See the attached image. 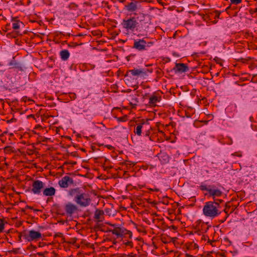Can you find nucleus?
<instances>
[{"label": "nucleus", "instance_id": "c03bdc74", "mask_svg": "<svg viewBox=\"0 0 257 257\" xmlns=\"http://www.w3.org/2000/svg\"><path fill=\"white\" fill-rule=\"evenodd\" d=\"M224 211H225V213L227 212V210H226V209L224 210Z\"/></svg>", "mask_w": 257, "mask_h": 257}, {"label": "nucleus", "instance_id": "de8ad7c7", "mask_svg": "<svg viewBox=\"0 0 257 257\" xmlns=\"http://www.w3.org/2000/svg\"><path fill=\"white\" fill-rule=\"evenodd\" d=\"M225 220H226V219H224L223 220V221H222V222H224V221H225Z\"/></svg>", "mask_w": 257, "mask_h": 257}, {"label": "nucleus", "instance_id": "dca6fc26", "mask_svg": "<svg viewBox=\"0 0 257 257\" xmlns=\"http://www.w3.org/2000/svg\"><path fill=\"white\" fill-rule=\"evenodd\" d=\"M160 161L163 164H166L169 161V157L165 153H162L159 156Z\"/></svg>", "mask_w": 257, "mask_h": 257}, {"label": "nucleus", "instance_id": "4c0bfd02", "mask_svg": "<svg viewBox=\"0 0 257 257\" xmlns=\"http://www.w3.org/2000/svg\"><path fill=\"white\" fill-rule=\"evenodd\" d=\"M26 208L33 209V207H32L30 206H28V205L26 206Z\"/></svg>", "mask_w": 257, "mask_h": 257}, {"label": "nucleus", "instance_id": "f257e3e1", "mask_svg": "<svg viewBox=\"0 0 257 257\" xmlns=\"http://www.w3.org/2000/svg\"><path fill=\"white\" fill-rule=\"evenodd\" d=\"M69 196L73 198L74 201L81 207L88 206L91 202L90 195L85 193L79 188H75L69 190Z\"/></svg>", "mask_w": 257, "mask_h": 257}, {"label": "nucleus", "instance_id": "f3484780", "mask_svg": "<svg viewBox=\"0 0 257 257\" xmlns=\"http://www.w3.org/2000/svg\"><path fill=\"white\" fill-rule=\"evenodd\" d=\"M60 55L63 60H67L70 56L69 52L67 50H63L60 52Z\"/></svg>", "mask_w": 257, "mask_h": 257}, {"label": "nucleus", "instance_id": "a19ab883", "mask_svg": "<svg viewBox=\"0 0 257 257\" xmlns=\"http://www.w3.org/2000/svg\"><path fill=\"white\" fill-rule=\"evenodd\" d=\"M34 211H39L40 210L38 209H34Z\"/></svg>", "mask_w": 257, "mask_h": 257}, {"label": "nucleus", "instance_id": "864d4df0", "mask_svg": "<svg viewBox=\"0 0 257 257\" xmlns=\"http://www.w3.org/2000/svg\"><path fill=\"white\" fill-rule=\"evenodd\" d=\"M73 164H76V162H73Z\"/></svg>", "mask_w": 257, "mask_h": 257}, {"label": "nucleus", "instance_id": "c9c22d12", "mask_svg": "<svg viewBox=\"0 0 257 257\" xmlns=\"http://www.w3.org/2000/svg\"><path fill=\"white\" fill-rule=\"evenodd\" d=\"M147 44V45H146V46H148V47H149L151 45H152L153 44V42H148Z\"/></svg>", "mask_w": 257, "mask_h": 257}, {"label": "nucleus", "instance_id": "4be33fe9", "mask_svg": "<svg viewBox=\"0 0 257 257\" xmlns=\"http://www.w3.org/2000/svg\"><path fill=\"white\" fill-rule=\"evenodd\" d=\"M4 219H0V232H3L4 229Z\"/></svg>", "mask_w": 257, "mask_h": 257}, {"label": "nucleus", "instance_id": "2f4dec72", "mask_svg": "<svg viewBox=\"0 0 257 257\" xmlns=\"http://www.w3.org/2000/svg\"><path fill=\"white\" fill-rule=\"evenodd\" d=\"M150 190L152 191H156V192H158L159 191V189H157V188H155V189H150Z\"/></svg>", "mask_w": 257, "mask_h": 257}, {"label": "nucleus", "instance_id": "423d86ee", "mask_svg": "<svg viewBox=\"0 0 257 257\" xmlns=\"http://www.w3.org/2000/svg\"><path fill=\"white\" fill-rule=\"evenodd\" d=\"M44 183L40 180H35L33 182L32 192L35 194H39L44 187Z\"/></svg>", "mask_w": 257, "mask_h": 257}, {"label": "nucleus", "instance_id": "1a4fd4ad", "mask_svg": "<svg viewBox=\"0 0 257 257\" xmlns=\"http://www.w3.org/2000/svg\"><path fill=\"white\" fill-rule=\"evenodd\" d=\"M147 42L143 39L138 40H135L133 48L139 51L145 50L146 49Z\"/></svg>", "mask_w": 257, "mask_h": 257}, {"label": "nucleus", "instance_id": "79ce46f5", "mask_svg": "<svg viewBox=\"0 0 257 257\" xmlns=\"http://www.w3.org/2000/svg\"><path fill=\"white\" fill-rule=\"evenodd\" d=\"M11 36V34L8 33V34H7V36Z\"/></svg>", "mask_w": 257, "mask_h": 257}, {"label": "nucleus", "instance_id": "2eb2a0df", "mask_svg": "<svg viewBox=\"0 0 257 257\" xmlns=\"http://www.w3.org/2000/svg\"><path fill=\"white\" fill-rule=\"evenodd\" d=\"M128 12H134L137 9V3L131 2L125 6Z\"/></svg>", "mask_w": 257, "mask_h": 257}, {"label": "nucleus", "instance_id": "bb28decb", "mask_svg": "<svg viewBox=\"0 0 257 257\" xmlns=\"http://www.w3.org/2000/svg\"><path fill=\"white\" fill-rule=\"evenodd\" d=\"M22 237H23V231L20 233L19 235V241H21Z\"/></svg>", "mask_w": 257, "mask_h": 257}, {"label": "nucleus", "instance_id": "72a5a7b5", "mask_svg": "<svg viewBox=\"0 0 257 257\" xmlns=\"http://www.w3.org/2000/svg\"><path fill=\"white\" fill-rule=\"evenodd\" d=\"M140 17L141 18V19L140 20V22H141V21H143L142 18H145V16H144V14H140Z\"/></svg>", "mask_w": 257, "mask_h": 257}, {"label": "nucleus", "instance_id": "37998d69", "mask_svg": "<svg viewBox=\"0 0 257 257\" xmlns=\"http://www.w3.org/2000/svg\"><path fill=\"white\" fill-rule=\"evenodd\" d=\"M209 226H207V228H206V231L207 229H208V228H209Z\"/></svg>", "mask_w": 257, "mask_h": 257}, {"label": "nucleus", "instance_id": "f03ea898", "mask_svg": "<svg viewBox=\"0 0 257 257\" xmlns=\"http://www.w3.org/2000/svg\"><path fill=\"white\" fill-rule=\"evenodd\" d=\"M219 208V203L218 202L208 201L205 203L203 208V212L206 216L214 218L220 214Z\"/></svg>", "mask_w": 257, "mask_h": 257}, {"label": "nucleus", "instance_id": "aec40b11", "mask_svg": "<svg viewBox=\"0 0 257 257\" xmlns=\"http://www.w3.org/2000/svg\"><path fill=\"white\" fill-rule=\"evenodd\" d=\"M127 115H124L122 117H116V119L118 121L124 122L127 120Z\"/></svg>", "mask_w": 257, "mask_h": 257}, {"label": "nucleus", "instance_id": "4468645a", "mask_svg": "<svg viewBox=\"0 0 257 257\" xmlns=\"http://www.w3.org/2000/svg\"><path fill=\"white\" fill-rule=\"evenodd\" d=\"M55 189L54 187H51L45 189L43 191V194L44 195L46 196H51L55 195Z\"/></svg>", "mask_w": 257, "mask_h": 257}, {"label": "nucleus", "instance_id": "603ef678", "mask_svg": "<svg viewBox=\"0 0 257 257\" xmlns=\"http://www.w3.org/2000/svg\"><path fill=\"white\" fill-rule=\"evenodd\" d=\"M73 164H76V162H73Z\"/></svg>", "mask_w": 257, "mask_h": 257}, {"label": "nucleus", "instance_id": "ea45409f", "mask_svg": "<svg viewBox=\"0 0 257 257\" xmlns=\"http://www.w3.org/2000/svg\"><path fill=\"white\" fill-rule=\"evenodd\" d=\"M172 228H173V229H176V227L175 226H173H173H172Z\"/></svg>", "mask_w": 257, "mask_h": 257}, {"label": "nucleus", "instance_id": "39448f33", "mask_svg": "<svg viewBox=\"0 0 257 257\" xmlns=\"http://www.w3.org/2000/svg\"><path fill=\"white\" fill-rule=\"evenodd\" d=\"M108 224L113 227H115V228L113 230H110V231L113 234H115L117 236H121L124 234H129L130 238L132 237V233L131 231H128L123 228L115 227V224H113L111 223H108Z\"/></svg>", "mask_w": 257, "mask_h": 257}, {"label": "nucleus", "instance_id": "a18cd8bd", "mask_svg": "<svg viewBox=\"0 0 257 257\" xmlns=\"http://www.w3.org/2000/svg\"><path fill=\"white\" fill-rule=\"evenodd\" d=\"M225 220H226V219H224L223 220V221H222V222H224V221H225Z\"/></svg>", "mask_w": 257, "mask_h": 257}, {"label": "nucleus", "instance_id": "f704fd0d", "mask_svg": "<svg viewBox=\"0 0 257 257\" xmlns=\"http://www.w3.org/2000/svg\"><path fill=\"white\" fill-rule=\"evenodd\" d=\"M231 5H232V4H230L229 5V6L228 7H227V8H226V9H225V11H226V12H227L229 9H231Z\"/></svg>", "mask_w": 257, "mask_h": 257}, {"label": "nucleus", "instance_id": "09e8293b", "mask_svg": "<svg viewBox=\"0 0 257 257\" xmlns=\"http://www.w3.org/2000/svg\"><path fill=\"white\" fill-rule=\"evenodd\" d=\"M225 220H226V219H224L223 220V221H222V222H224V221H225Z\"/></svg>", "mask_w": 257, "mask_h": 257}, {"label": "nucleus", "instance_id": "0eeeda50", "mask_svg": "<svg viewBox=\"0 0 257 257\" xmlns=\"http://www.w3.org/2000/svg\"><path fill=\"white\" fill-rule=\"evenodd\" d=\"M64 209L66 214L70 216L78 210L77 206L70 202H68L65 205Z\"/></svg>", "mask_w": 257, "mask_h": 257}, {"label": "nucleus", "instance_id": "6e6552de", "mask_svg": "<svg viewBox=\"0 0 257 257\" xmlns=\"http://www.w3.org/2000/svg\"><path fill=\"white\" fill-rule=\"evenodd\" d=\"M74 181L72 178L68 176L63 177L59 180L58 184L61 188H67L69 185L73 184Z\"/></svg>", "mask_w": 257, "mask_h": 257}, {"label": "nucleus", "instance_id": "5701e85b", "mask_svg": "<svg viewBox=\"0 0 257 257\" xmlns=\"http://www.w3.org/2000/svg\"><path fill=\"white\" fill-rule=\"evenodd\" d=\"M231 4L238 5L241 3L242 0H230Z\"/></svg>", "mask_w": 257, "mask_h": 257}, {"label": "nucleus", "instance_id": "c756f323", "mask_svg": "<svg viewBox=\"0 0 257 257\" xmlns=\"http://www.w3.org/2000/svg\"><path fill=\"white\" fill-rule=\"evenodd\" d=\"M163 203L164 204H166V205H168L169 204V201L167 199V198L166 197V199H164L163 201Z\"/></svg>", "mask_w": 257, "mask_h": 257}, {"label": "nucleus", "instance_id": "7ed1b4c3", "mask_svg": "<svg viewBox=\"0 0 257 257\" xmlns=\"http://www.w3.org/2000/svg\"><path fill=\"white\" fill-rule=\"evenodd\" d=\"M137 19H139V17L134 16L127 20L124 19L121 23L123 28L127 31H134L138 25Z\"/></svg>", "mask_w": 257, "mask_h": 257}, {"label": "nucleus", "instance_id": "ddd939ff", "mask_svg": "<svg viewBox=\"0 0 257 257\" xmlns=\"http://www.w3.org/2000/svg\"><path fill=\"white\" fill-rule=\"evenodd\" d=\"M208 193L210 196L213 197V199L215 197L221 196L222 194V191L219 189H214V186H212L210 189L208 190Z\"/></svg>", "mask_w": 257, "mask_h": 257}, {"label": "nucleus", "instance_id": "3c124183", "mask_svg": "<svg viewBox=\"0 0 257 257\" xmlns=\"http://www.w3.org/2000/svg\"><path fill=\"white\" fill-rule=\"evenodd\" d=\"M130 104H131V105H133L132 102H130Z\"/></svg>", "mask_w": 257, "mask_h": 257}, {"label": "nucleus", "instance_id": "c85d7f7f", "mask_svg": "<svg viewBox=\"0 0 257 257\" xmlns=\"http://www.w3.org/2000/svg\"><path fill=\"white\" fill-rule=\"evenodd\" d=\"M249 12L251 14H253L254 13H257V8H255L254 10H250Z\"/></svg>", "mask_w": 257, "mask_h": 257}, {"label": "nucleus", "instance_id": "473e14b6", "mask_svg": "<svg viewBox=\"0 0 257 257\" xmlns=\"http://www.w3.org/2000/svg\"><path fill=\"white\" fill-rule=\"evenodd\" d=\"M214 201H215L216 202H218L219 204L223 201L222 200H220V199H214Z\"/></svg>", "mask_w": 257, "mask_h": 257}, {"label": "nucleus", "instance_id": "8fccbe9b", "mask_svg": "<svg viewBox=\"0 0 257 257\" xmlns=\"http://www.w3.org/2000/svg\"><path fill=\"white\" fill-rule=\"evenodd\" d=\"M146 136H149V134H146Z\"/></svg>", "mask_w": 257, "mask_h": 257}, {"label": "nucleus", "instance_id": "7c9ffc66", "mask_svg": "<svg viewBox=\"0 0 257 257\" xmlns=\"http://www.w3.org/2000/svg\"><path fill=\"white\" fill-rule=\"evenodd\" d=\"M157 2L159 4H161L162 6H164L165 4V3L164 2H163L162 0H157Z\"/></svg>", "mask_w": 257, "mask_h": 257}, {"label": "nucleus", "instance_id": "20e7f679", "mask_svg": "<svg viewBox=\"0 0 257 257\" xmlns=\"http://www.w3.org/2000/svg\"><path fill=\"white\" fill-rule=\"evenodd\" d=\"M23 237L28 241L36 240L42 237V234L38 231L31 230L29 231L25 230L23 231Z\"/></svg>", "mask_w": 257, "mask_h": 257}, {"label": "nucleus", "instance_id": "9d476101", "mask_svg": "<svg viewBox=\"0 0 257 257\" xmlns=\"http://www.w3.org/2000/svg\"><path fill=\"white\" fill-rule=\"evenodd\" d=\"M175 73H182L189 70L188 66L184 63H176L175 67L173 68Z\"/></svg>", "mask_w": 257, "mask_h": 257}, {"label": "nucleus", "instance_id": "412c9836", "mask_svg": "<svg viewBox=\"0 0 257 257\" xmlns=\"http://www.w3.org/2000/svg\"><path fill=\"white\" fill-rule=\"evenodd\" d=\"M13 28L15 30H17L20 28V23L19 22H16L13 24Z\"/></svg>", "mask_w": 257, "mask_h": 257}, {"label": "nucleus", "instance_id": "5fc2aeb1", "mask_svg": "<svg viewBox=\"0 0 257 257\" xmlns=\"http://www.w3.org/2000/svg\"><path fill=\"white\" fill-rule=\"evenodd\" d=\"M16 36L15 35L13 36V37L15 38Z\"/></svg>", "mask_w": 257, "mask_h": 257}, {"label": "nucleus", "instance_id": "6ab92c4d", "mask_svg": "<svg viewBox=\"0 0 257 257\" xmlns=\"http://www.w3.org/2000/svg\"><path fill=\"white\" fill-rule=\"evenodd\" d=\"M144 124L142 123L141 124H139L136 128V130L135 131V133L138 135V136H141V134H142V127H143V124Z\"/></svg>", "mask_w": 257, "mask_h": 257}, {"label": "nucleus", "instance_id": "393cba45", "mask_svg": "<svg viewBox=\"0 0 257 257\" xmlns=\"http://www.w3.org/2000/svg\"><path fill=\"white\" fill-rule=\"evenodd\" d=\"M69 95L71 100H74L76 98V94L75 93L71 92L69 93Z\"/></svg>", "mask_w": 257, "mask_h": 257}, {"label": "nucleus", "instance_id": "6e6d98bb", "mask_svg": "<svg viewBox=\"0 0 257 257\" xmlns=\"http://www.w3.org/2000/svg\"><path fill=\"white\" fill-rule=\"evenodd\" d=\"M0 100H2V99H0Z\"/></svg>", "mask_w": 257, "mask_h": 257}, {"label": "nucleus", "instance_id": "f8f14e48", "mask_svg": "<svg viewBox=\"0 0 257 257\" xmlns=\"http://www.w3.org/2000/svg\"><path fill=\"white\" fill-rule=\"evenodd\" d=\"M148 71L149 70L147 69H134L129 70L127 73H130L133 76H139L146 75Z\"/></svg>", "mask_w": 257, "mask_h": 257}, {"label": "nucleus", "instance_id": "cd10ccee", "mask_svg": "<svg viewBox=\"0 0 257 257\" xmlns=\"http://www.w3.org/2000/svg\"><path fill=\"white\" fill-rule=\"evenodd\" d=\"M125 244L126 245L131 246L132 247L133 246V242L132 241H127L125 243Z\"/></svg>", "mask_w": 257, "mask_h": 257}, {"label": "nucleus", "instance_id": "9b49d317", "mask_svg": "<svg viewBox=\"0 0 257 257\" xmlns=\"http://www.w3.org/2000/svg\"><path fill=\"white\" fill-rule=\"evenodd\" d=\"M104 213L102 210L96 209L94 212V219L97 222H102L104 219Z\"/></svg>", "mask_w": 257, "mask_h": 257}, {"label": "nucleus", "instance_id": "49530a36", "mask_svg": "<svg viewBox=\"0 0 257 257\" xmlns=\"http://www.w3.org/2000/svg\"><path fill=\"white\" fill-rule=\"evenodd\" d=\"M225 220H226V219H224L223 220V221H222V222H224V221H225Z\"/></svg>", "mask_w": 257, "mask_h": 257}, {"label": "nucleus", "instance_id": "b1692460", "mask_svg": "<svg viewBox=\"0 0 257 257\" xmlns=\"http://www.w3.org/2000/svg\"><path fill=\"white\" fill-rule=\"evenodd\" d=\"M18 64L15 61H12L10 63V65L12 66L13 68H17Z\"/></svg>", "mask_w": 257, "mask_h": 257}, {"label": "nucleus", "instance_id": "58836bf2", "mask_svg": "<svg viewBox=\"0 0 257 257\" xmlns=\"http://www.w3.org/2000/svg\"><path fill=\"white\" fill-rule=\"evenodd\" d=\"M194 248H197V247H198V245H197L196 243H194Z\"/></svg>", "mask_w": 257, "mask_h": 257}, {"label": "nucleus", "instance_id": "a211bd4d", "mask_svg": "<svg viewBox=\"0 0 257 257\" xmlns=\"http://www.w3.org/2000/svg\"><path fill=\"white\" fill-rule=\"evenodd\" d=\"M159 101L158 97L155 95L152 96L149 99V104L150 105H155L156 103Z\"/></svg>", "mask_w": 257, "mask_h": 257}, {"label": "nucleus", "instance_id": "a878e982", "mask_svg": "<svg viewBox=\"0 0 257 257\" xmlns=\"http://www.w3.org/2000/svg\"><path fill=\"white\" fill-rule=\"evenodd\" d=\"M200 188L201 190H206L208 192V190L210 189V188L207 187L205 185H201Z\"/></svg>", "mask_w": 257, "mask_h": 257}, {"label": "nucleus", "instance_id": "e433bc0d", "mask_svg": "<svg viewBox=\"0 0 257 257\" xmlns=\"http://www.w3.org/2000/svg\"><path fill=\"white\" fill-rule=\"evenodd\" d=\"M144 30H145V29H144L143 27H139V31L140 32H143Z\"/></svg>", "mask_w": 257, "mask_h": 257}]
</instances>
